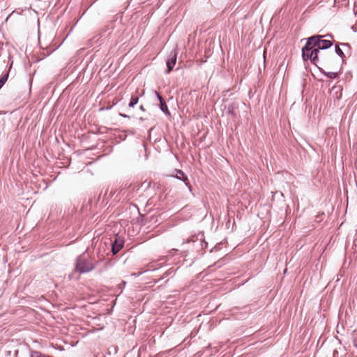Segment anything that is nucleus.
Masks as SVG:
<instances>
[{
	"instance_id": "9b49d317",
	"label": "nucleus",
	"mask_w": 357,
	"mask_h": 357,
	"mask_svg": "<svg viewBox=\"0 0 357 357\" xmlns=\"http://www.w3.org/2000/svg\"><path fill=\"white\" fill-rule=\"evenodd\" d=\"M140 109H141L142 110H143V111L144 110V108L143 105H141Z\"/></svg>"
},
{
	"instance_id": "9d476101",
	"label": "nucleus",
	"mask_w": 357,
	"mask_h": 357,
	"mask_svg": "<svg viewBox=\"0 0 357 357\" xmlns=\"http://www.w3.org/2000/svg\"><path fill=\"white\" fill-rule=\"evenodd\" d=\"M335 52L336 53L341 57H343L344 56V52L340 48L338 45L335 46Z\"/></svg>"
},
{
	"instance_id": "1a4fd4ad",
	"label": "nucleus",
	"mask_w": 357,
	"mask_h": 357,
	"mask_svg": "<svg viewBox=\"0 0 357 357\" xmlns=\"http://www.w3.org/2000/svg\"><path fill=\"white\" fill-rule=\"evenodd\" d=\"M8 73H7L6 74H5L4 75H3L1 79H0V83L3 85L7 81L8 79Z\"/></svg>"
},
{
	"instance_id": "6e6552de",
	"label": "nucleus",
	"mask_w": 357,
	"mask_h": 357,
	"mask_svg": "<svg viewBox=\"0 0 357 357\" xmlns=\"http://www.w3.org/2000/svg\"><path fill=\"white\" fill-rule=\"evenodd\" d=\"M138 100H139V98L137 96L131 97L130 101L129 102V107H133L138 102Z\"/></svg>"
},
{
	"instance_id": "f257e3e1",
	"label": "nucleus",
	"mask_w": 357,
	"mask_h": 357,
	"mask_svg": "<svg viewBox=\"0 0 357 357\" xmlns=\"http://www.w3.org/2000/svg\"><path fill=\"white\" fill-rule=\"evenodd\" d=\"M323 36L317 35L310 37L302 49V56L305 61L310 59L312 63H328L331 59L326 55L324 50L332 45L329 40H323Z\"/></svg>"
},
{
	"instance_id": "f8f14e48",
	"label": "nucleus",
	"mask_w": 357,
	"mask_h": 357,
	"mask_svg": "<svg viewBox=\"0 0 357 357\" xmlns=\"http://www.w3.org/2000/svg\"><path fill=\"white\" fill-rule=\"evenodd\" d=\"M3 86V85L0 83V89Z\"/></svg>"
},
{
	"instance_id": "423d86ee",
	"label": "nucleus",
	"mask_w": 357,
	"mask_h": 357,
	"mask_svg": "<svg viewBox=\"0 0 357 357\" xmlns=\"http://www.w3.org/2000/svg\"><path fill=\"white\" fill-rule=\"evenodd\" d=\"M178 175L176 176V177L179 179L183 180L187 185L190 186L188 177L185 175V174L182 171L178 172Z\"/></svg>"
},
{
	"instance_id": "7ed1b4c3",
	"label": "nucleus",
	"mask_w": 357,
	"mask_h": 357,
	"mask_svg": "<svg viewBox=\"0 0 357 357\" xmlns=\"http://www.w3.org/2000/svg\"><path fill=\"white\" fill-rule=\"evenodd\" d=\"M342 88L337 85L332 87L330 91V96L335 100H340L342 97Z\"/></svg>"
},
{
	"instance_id": "20e7f679",
	"label": "nucleus",
	"mask_w": 357,
	"mask_h": 357,
	"mask_svg": "<svg viewBox=\"0 0 357 357\" xmlns=\"http://www.w3.org/2000/svg\"><path fill=\"white\" fill-rule=\"evenodd\" d=\"M176 57L177 53L176 52H174L171 54V57L167 61V73H169L172 70L174 66H175L176 62Z\"/></svg>"
},
{
	"instance_id": "39448f33",
	"label": "nucleus",
	"mask_w": 357,
	"mask_h": 357,
	"mask_svg": "<svg viewBox=\"0 0 357 357\" xmlns=\"http://www.w3.org/2000/svg\"><path fill=\"white\" fill-rule=\"evenodd\" d=\"M156 94H157V96H158V98L160 101V109L164 112L166 114H169V109H168V107L165 102V101L163 100L162 97L158 93L156 92Z\"/></svg>"
},
{
	"instance_id": "f03ea898",
	"label": "nucleus",
	"mask_w": 357,
	"mask_h": 357,
	"mask_svg": "<svg viewBox=\"0 0 357 357\" xmlns=\"http://www.w3.org/2000/svg\"><path fill=\"white\" fill-rule=\"evenodd\" d=\"M93 269L91 264H87L84 259H79L76 264V271L79 273L89 272Z\"/></svg>"
},
{
	"instance_id": "0eeeda50",
	"label": "nucleus",
	"mask_w": 357,
	"mask_h": 357,
	"mask_svg": "<svg viewBox=\"0 0 357 357\" xmlns=\"http://www.w3.org/2000/svg\"><path fill=\"white\" fill-rule=\"evenodd\" d=\"M122 247V243H118L117 241L114 243L112 246V252L114 254H116Z\"/></svg>"
}]
</instances>
